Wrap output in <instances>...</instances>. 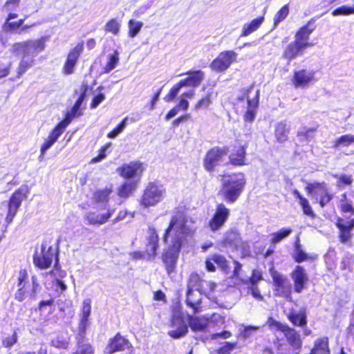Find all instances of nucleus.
Wrapping results in <instances>:
<instances>
[{
    "mask_svg": "<svg viewBox=\"0 0 354 354\" xmlns=\"http://www.w3.org/2000/svg\"><path fill=\"white\" fill-rule=\"evenodd\" d=\"M201 301L202 299L200 296L195 295L193 290L187 288L185 304L193 310L194 313H197L201 310Z\"/></svg>",
    "mask_w": 354,
    "mask_h": 354,
    "instance_id": "nucleus-34",
    "label": "nucleus"
},
{
    "mask_svg": "<svg viewBox=\"0 0 354 354\" xmlns=\"http://www.w3.org/2000/svg\"><path fill=\"white\" fill-rule=\"evenodd\" d=\"M115 212L114 209L107 208L104 213H97L96 212H90L86 216L85 219L88 223L93 225H101L107 223Z\"/></svg>",
    "mask_w": 354,
    "mask_h": 354,
    "instance_id": "nucleus-28",
    "label": "nucleus"
},
{
    "mask_svg": "<svg viewBox=\"0 0 354 354\" xmlns=\"http://www.w3.org/2000/svg\"><path fill=\"white\" fill-rule=\"evenodd\" d=\"M88 87L86 85L84 86V90L78 97L77 100L75 101L74 104L73 105L70 111H68L65 113L64 118L62 120L59 122L66 128L69 125V124L72 122V120L76 118L81 116L83 113L81 110L80 107L84 101Z\"/></svg>",
    "mask_w": 354,
    "mask_h": 354,
    "instance_id": "nucleus-20",
    "label": "nucleus"
},
{
    "mask_svg": "<svg viewBox=\"0 0 354 354\" xmlns=\"http://www.w3.org/2000/svg\"><path fill=\"white\" fill-rule=\"evenodd\" d=\"M232 336V333L229 330H223L221 333H216L211 335L212 339L218 338L227 339Z\"/></svg>",
    "mask_w": 354,
    "mask_h": 354,
    "instance_id": "nucleus-64",
    "label": "nucleus"
},
{
    "mask_svg": "<svg viewBox=\"0 0 354 354\" xmlns=\"http://www.w3.org/2000/svg\"><path fill=\"white\" fill-rule=\"evenodd\" d=\"M142 26L143 23L141 21L129 19L128 21V36L131 38L135 37L139 33Z\"/></svg>",
    "mask_w": 354,
    "mask_h": 354,
    "instance_id": "nucleus-46",
    "label": "nucleus"
},
{
    "mask_svg": "<svg viewBox=\"0 0 354 354\" xmlns=\"http://www.w3.org/2000/svg\"><path fill=\"white\" fill-rule=\"evenodd\" d=\"M91 313V300L89 299L83 301L81 309V317L79 322V333L81 335H85L89 325V317Z\"/></svg>",
    "mask_w": 354,
    "mask_h": 354,
    "instance_id": "nucleus-29",
    "label": "nucleus"
},
{
    "mask_svg": "<svg viewBox=\"0 0 354 354\" xmlns=\"http://www.w3.org/2000/svg\"><path fill=\"white\" fill-rule=\"evenodd\" d=\"M165 194L166 189L162 185L156 181L149 182L144 188L138 200L139 205L143 209H149L162 202Z\"/></svg>",
    "mask_w": 354,
    "mask_h": 354,
    "instance_id": "nucleus-5",
    "label": "nucleus"
},
{
    "mask_svg": "<svg viewBox=\"0 0 354 354\" xmlns=\"http://www.w3.org/2000/svg\"><path fill=\"white\" fill-rule=\"evenodd\" d=\"M21 0H6L3 5V8L10 11L19 6Z\"/></svg>",
    "mask_w": 354,
    "mask_h": 354,
    "instance_id": "nucleus-63",
    "label": "nucleus"
},
{
    "mask_svg": "<svg viewBox=\"0 0 354 354\" xmlns=\"http://www.w3.org/2000/svg\"><path fill=\"white\" fill-rule=\"evenodd\" d=\"M72 354H95V348L90 343L82 344Z\"/></svg>",
    "mask_w": 354,
    "mask_h": 354,
    "instance_id": "nucleus-53",
    "label": "nucleus"
},
{
    "mask_svg": "<svg viewBox=\"0 0 354 354\" xmlns=\"http://www.w3.org/2000/svg\"><path fill=\"white\" fill-rule=\"evenodd\" d=\"M246 183V177L243 172L225 174L221 176L218 194L227 203H234L243 192Z\"/></svg>",
    "mask_w": 354,
    "mask_h": 354,
    "instance_id": "nucleus-3",
    "label": "nucleus"
},
{
    "mask_svg": "<svg viewBox=\"0 0 354 354\" xmlns=\"http://www.w3.org/2000/svg\"><path fill=\"white\" fill-rule=\"evenodd\" d=\"M335 227L338 229V239L342 243L349 242L352 237L351 231L354 227V218L350 219L344 223V219L337 216L335 222Z\"/></svg>",
    "mask_w": 354,
    "mask_h": 354,
    "instance_id": "nucleus-21",
    "label": "nucleus"
},
{
    "mask_svg": "<svg viewBox=\"0 0 354 354\" xmlns=\"http://www.w3.org/2000/svg\"><path fill=\"white\" fill-rule=\"evenodd\" d=\"M239 100H246L248 103L247 110L243 115V120L246 122H252L254 120L259 102V91L255 90L253 85L243 88L241 90V95Z\"/></svg>",
    "mask_w": 354,
    "mask_h": 354,
    "instance_id": "nucleus-9",
    "label": "nucleus"
},
{
    "mask_svg": "<svg viewBox=\"0 0 354 354\" xmlns=\"http://www.w3.org/2000/svg\"><path fill=\"white\" fill-rule=\"evenodd\" d=\"M110 143H106L103 146H102L100 149L98 150V155L95 157H93L91 161V164H95L97 162H99L102 161L103 159H104L106 157V151L108 149V148L110 147Z\"/></svg>",
    "mask_w": 354,
    "mask_h": 354,
    "instance_id": "nucleus-52",
    "label": "nucleus"
},
{
    "mask_svg": "<svg viewBox=\"0 0 354 354\" xmlns=\"http://www.w3.org/2000/svg\"><path fill=\"white\" fill-rule=\"evenodd\" d=\"M66 129L62 124L58 122L53 130L49 133L48 138L45 140L44 143L41 146L40 156H44L46 151L50 148L57 140L58 138L62 134Z\"/></svg>",
    "mask_w": 354,
    "mask_h": 354,
    "instance_id": "nucleus-26",
    "label": "nucleus"
},
{
    "mask_svg": "<svg viewBox=\"0 0 354 354\" xmlns=\"http://www.w3.org/2000/svg\"><path fill=\"white\" fill-rule=\"evenodd\" d=\"M212 104V93H207L199 99L194 104V109L199 110L201 109H208Z\"/></svg>",
    "mask_w": 354,
    "mask_h": 354,
    "instance_id": "nucleus-49",
    "label": "nucleus"
},
{
    "mask_svg": "<svg viewBox=\"0 0 354 354\" xmlns=\"http://www.w3.org/2000/svg\"><path fill=\"white\" fill-rule=\"evenodd\" d=\"M149 236L144 252L148 257V260H152L157 254V250L159 248V237L157 230L153 226L149 227Z\"/></svg>",
    "mask_w": 354,
    "mask_h": 354,
    "instance_id": "nucleus-24",
    "label": "nucleus"
},
{
    "mask_svg": "<svg viewBox=\"0 0 354 354\" xmlns=\"http://www.w3.org/2000/svg\"><path fill=\"white\" fill-rule=\"evenodd\" d=\"M295 251L292 254V259L297 263H302L310 259V257L303 250L302 245L298 239L294 243Z\"/></svg>",
    "mask_w": 354,
    "mask_h": 354,
    "instance_id": "nucleus-41",
    "label": "nucleus"
},
{
    "mask_svg": "<svg viewBox=\"0 0 354 354\" xmlns=\"http://www.w3.org/2000/svg\"><path fill=\"white\" fill-rule=\"evenodd\" d=\"M353 143H354V135L345 134L335 139L333 142V147L334 148L348 147Z\"/></svg>",
    "mask_w": 354,
    "mask_h": 354,
    "instance_id": "nucleus-44",
    "label": "nucleus"
},
{
    "mask_svg": "<svg viewBox=\"0 0 354 354\" xmlns=\"http://www.w3.org/2000/svg\"><path fill=\"white\" fill-rule=\"evenodd\" d=\"M290 12L288 4L283 5L274 15L273 18V26L276 28L281 22L286 19Z\"/></svg>",
    "mask_w": 354,
    "mask_h": 354,
    "instance_id": "nucleus-43",
    "label": "nucleus"
},
{
    "mask_svg": "<svg viewBox=\"0 0 354 354\" xmlns=\"http://www.w3.org/2000/svg\"><path fill=\"white\" fill-rule=\"evenodd\" d=\"M125 121L126 118L123 119L113 129L108 133L107 137L109 138H114L120 133L125 127Z\"/></svg>",
    "mask_w": 354,
    "mask_h": 354,
    "instance_id": "nucleus-57",
    "label": "nucleus"
},
{
    "mask_svg": "<svg viewBox=\"0 0 354 354\" xmlns=\"http://www.w3.org/2000/svg\"><path fill=\"white\" fill-rule=\"evenodd\" d=\"M109 60L104 67V72L108 73L113 70L119 62V53L115 50L111 55H109Z\"/></svg>",
    "mask_w": 354,
    "mask_h": 354,
    "instance_id": "nucleus-47",
    "label": "nucleus"
},
{
    "mask_svg": "<svg viewBox=\"0 0 354 354\" xmlns=\"http://www.w3.org/2000/svg\"><path fill=\"white\" fill-rule=\"evenodd\" d=\"M236 57L237 54L234 50L223 51L210 63L209 67L215 72H224L236 60Z\"/></svg>",
    "mask_w": 354,
    "mask_h": 354,
    "instance_id": "nucleus-16",
    "label": "nucleus"
},
{
    "mask_svg": "<svg viewBox=\"0 0 354 354\" xmlns=\"http://www.w3.org/2000/svg\"><path fill=\"white\" fill-rule=\"evenodd\" d=\"M329 341L327 337L317 339L310 354H330Z\"/></svg>",
    "mask_w": 354,
    "mask_h": 354,
    "instance_id": "nucleus-36",
    "label": "nucleus"
},
{
    "mask_svg": "<svg viewBox=\"0 0 354 354\" xmlns=\"http://www.w3.org/2000/svg\"><path fill=\"white\" fill-rule=\"evenodd\" d=\"M288 319L295 326L304 327L307 324L306 313L304 310L299 313H290L288 315Z\"/></svg>",
    "mask_w": 354,
    "mask_h": 354,
    "instance_id": "nucleus-39",
    "label": "nucleus"
},
{
    "mask_svg": "<svg viewBox=\"0 0 354 354\" xmlns=\"http://www.w3.org/2000/svg\"><path fill=\"white\" fill-rule=\"evenodd\" d=\"M354 14V7L342 6L332 11L333 16H348Z\"/></svg>",
    "mask_w": 354,
    "mask_h": 354,
    "instance_id": "nucleus-51",
    "label": "nucleus"
},
{
    "mask_svg": "<svg viewBox=\"0 0 354 354\" xmlns=\"http://www.w3.org/2000/svg\"><path fill=\"white\" fill-rule=\"evenodd\" d=\"M230 216V209L223 203L216 205L214 212L207 223V226L212 232H216L223 227Z\"/></svg>",
    "mask_w": 354,
    "mask_h": 354,
    "instance_id": "nucleus-14",
    "label": "nucleus"
},
{
    "mask_svg": "<svg viewBox=\"0 0 354 354\" xmlns=\"http://www.w3.org/2000/svg\"><path fill=\"white\" fill-rule=\"evenodd\" d=\"M315 72L303 68L293 73L292 82L295 88L307 87L315 80Z\"/></svg>",
    "mask_w": 354,
    "mask_h": 354,
    "instance_id": "nucleus-22",
    "label": "nucleus"
},
{
    "mask_svg": "<svg viewBox=\"0 0 354 354\" xmlns=\"http://www.w3.org/2000/svg\"><path fill=\"white\" fill-rule=\"evenodd\" d=\"M18 336L16 331H14L10 337H7L2 339V345L5 348H10L17 342Z\"/></svg>",
    "mask_w": 354,
    "mask_h": 354,
    "instance_id": "nucleus-58",
    "label": "nucleus"
},
{
    "mask_svg": "<svg viewBox=\"0 0 354 354\" xmlns=\"http://www.w3.org/2000/svg\"><path fill=\"white\" fill-rule=\"evenodd\" d=\"M292 230L290 228H282L279 231L271 234L270 242L272 243H277L281 241L283 239L289 236Z\"/></svg>",
    "mask_w": 354,
    "mask_h": 354,
    "instance_id": "nucleus-50",
    "label": "nucleus"
},
{
    "mask_svg": "<svg viewBox=\"0 0 354 354\" xmlns=\"http://www.w3.org/2000/svg\"><path fill=\"white\" fill-rule=\"evenodd\" d=\"M183 88L181 83L180 82L175 84L169 90L168 93L165 96L164 100L165 102H171L174 100L176 96L177 95L180 89Z\"/></svg>",
    "mask_w": 354,
    "mask_h": 354,
    "instance_id": "nucleus-54",
    "label": "nucleus"
},
{
    "mask_svg": "<svg viewBox=\"0 0 354 354\" xmlns=\"http://www.w3.org/2000/svg\"><path fill=\"white\" fill-rule=\"evenodd\" d=\"M247 148L248 144H242L240 141L232 145L231 151L227 154L228 161L225 165L234 167L247 165Z\"/></svg>",
    "mask_w": 354,
    "mask_h": 354,
    "instance_id": "nucleus-15",
    "label": "nucleus"
},
{
    "mask_svg": "<svg viewBox=\"0 0 354 354\" xmlns=\"http://www.w3.org/2000/svg\"><path fill=\"white\" fill-rule=\"evenodd\" d=\"M170 326L174 329L170 330L168 335L174 339L183 337L188 331L187 324L183 317L180 315H175L171 317Z\"/></svg>",
    "mask_w": 354,
    "mask_h": 354,
    "instance_id": "nucleus-23",
    "label": "nucleus"
},
{
    "mask_svg": "<svg viewBox=\"0 0 354 354\" xmlns=\"http://www.w3.org/2000/svg\"><path fill=\"white\" fill-rule=\"evenodd\" d=\"M252 297L257 301H263V296L261 294L260 290L257 285L250 286L249 288Z\"/></svg>",
    "mask_w": 354,
    "mask_h": 354,
    "instance_id": "nucleus-62",
    "label": "nucleus"
},
{
    "mask_svg": "<svg viewBox=\"0 0 354 354\" xmlns=\"http://www.w3.org/2000/svg\"><path fill=\"white\" fill-rule=\"evenodd\" d=\"M18 289L15 293V299L22 302L30 294V297H35L37 290L39 289V285L35 276L32 277V286L28 282V274L26 269H21L19 271L17 279Z\"/></svg>",
    "mask_w": 354,
    "mask_h": 354,
    "instance_id": "nucleus-7",
    "label": "nucleus"
},
{
    "mask_svg": "<svg viewBox=\"0 0 354 354\" xmlns=\"http://www.w3.org/2000/svg\"><path fill=\"white\" fill-rule=\"evenodd\" d=\"M129 344V341L127 338L122 336L120 333H117L108 342L109 353L124 351L128 347Z\"/></svg>",
    "mask_w": 354,
    "mask_h": 354,
    "instance_id": "nucleus-31",
    "label": "nucleus"
},
{
    "mask_svg": "<svg viewBox=\"0 0 354 354\" xmlns=\"http://www.w3.org/2000/svg\"><path fill=\"white\" fill-rule=\"evenodd\" d=\"M236 346V342H225L224 345L216 349L217 354H230Z\"/></svg>",
    "mask_w": 354,
    "mask_h": 354,
    "instance_id": "nucleus-56",
    "label": "nucleus"
},
{
    "mask_svg": "<svg viewBox=\"0 0 354 354\" xmlns=\"http://www.w3.org/2000/svg\"><path fill=\"white\" fill-rule=\"evenodd\" d=\"M292 194L299 201V205H300L304 214L308 216L310 218L314 219L316 217V214L313 211L308 200L304 197L297 189H293L292 192Z\"/></svg>",
    "mask_w": 354,
    "mask_h": 354,
    "instance_id": "nucleus-33",
    "label": "nucleus"
},
{
    "mask_svg": "<svg viewBox=\"0 0 354 354\" xmlns=\"http://www.w3.org/2000/svg\"><path fill=\"white\" fill-rule=\"evenodd\" d=\"M229 153V147L227 146H214L209 148L205 153L203 158L204 169L209 174L216 171L217 166L223 161Z\"/></svg>",
    "mask_w": 354,
    "mask_h": 354,
    "instance_id": "nucleus-10",
    "label": "nucleus"
},
{
    "mask_svg": "<svg viewBox=\"0 0 354 354\" xmlns=\"http://www.w3.org/2000/svg\"><path fill=\"white\" fill-rule=\"evenodd\" d=\"M315 21V18H311L304 25L301 26L295 34V40L303 44L307 49L315 46V44L309 41V39L310 35L317 28Z\"/></svg>",
    "mask_w": 354,
    "mask_h": 354,
    "instance_id": "nucleus-17",
    "label": "nucleus"
},
{
    "mask_svg": "<svg viewBox=\"0 0 354 354\" xmlns=\"http://www.w3.org/2000/svg\"><path fill=\"white\" fill-rule=\"evenodd\" d=\"M290 127L285 121H281L276 124L274 127V137L278 142L283 143L288 138Z\"/></svg>",
    "mask_w": 354,
    "mask_h": 354,
    "instance_id": "nucleus-35",
    "label": "nucleus"
},
{
    "mask_svg": "<svg viewBox=\"0 0 354 354\" xmlns=\"http://www.w3.org/2000/svg\"><path fill=\"white\" fill-rule=\"evenodd\" d=\"M140 183L138 180H125L117 189V194L120 198L127 199L133 196Z\"/></svg>",
    "mask_w": 354,
    "mask_h": 354,
    "instance_id": "nucleus-32",
    "label": "nucleus"
},
{
    "mask_svg": "<svg viewBox=\"0 0 354 354\" xmlns=\"http://www.w3.org/2000/svg\"><path fill=\"white\" fill-rule=\"evenodd\" d=\"M53 260H55L54 268L50 273L51 274H56L57 272H59V276L64 277L66 273L61 270V267L59 264V251L57 248L43 243L41 246V253L35 252L33 255L35 266L41 270L50 268Z\"/></svg>",
    "mask_w": 354,
    "mask_h": 354,
    "instance_id": "nucleus-4",
    "label": "nucleus"
},
{
    "mask_svg": "<svg viewBox=\"0 0 354 354\" xmlns=\"http://www.w3.org/2000/svg\"><path fill=\"white\" fill-rule=\"evenodd\" d=\"M333 177L335 179H337V183L336 185L339 188H343L346 186H349L353 183V178L351 175H337V174H333Z\"/></svg>",
    "mask_w": 354,
    "mask_h": 354,
    "instance_id": "nucleus-48",
    "label": "nucleus"
},
{
    "mask_svg": "<svg viewBox=\"0 0 354 354\" xmlns=\"http://www.w3.org/2000/svg\"><path fill=\"white\" fill-rule=\"evenodd\" d=\"M120 22L116 18H111L104 25V30L106 32L118 35L120 32Z\"/></svg>",
    "mask_w": 354,
    "mask_h": 354,
    "instance_id": "nucleus-45",
    "label": "nucleus"
},
{
    "mask_svg": "<svg viewBox=\"0 0 354 354\" xmlns=\"http://www.w3.org/2000/svg\"><path fill=\"white\" fill-rule=\"evenodd\" d=\"M264 19V15H262L252 19L249 24H245L241 31V37H247L256 31L263 24Z\"/></svg>",
    "mask_w": 354,
    "mask_h": 354,
    "instance_id": "nucleus-38",
    "label": "nucleus"
},
{
    "mask_svg": "<svg viewBox=\"0 0 354 354\" xmlns=\"http://www.w3.org/2000/svg\"><path fill=\"white\" fill-rule=\"evenodd\" d=\"M84 50V42H78L67 54L66 59L62 68V73L71 75L74 73L75 68Z\"/></svg>",
    "mask_w": 354,
    "mask_h": 354,
    "instance_id": "nucleus-18",
    "label": "nucleus"
},
{
    "mask_svg": "<svg viewBox=\"0 0 354 354\" xmlns=\"http://www.w3.org/2000/svg\"><path fill=\"white\" fill-rule=\"evenodd\" d=\"M306 49L303 44L294 39L283 50L282 58L289 63L297 57L302 55Z\"/></svg>",
    "mask_w": 354,
    "mask_h": 354,
    "instance_id": "nucleus-25",
    "label": "nucleus"
},
{
    "mask_svg": "<svg viewBox=\"0 0 354 354\" xmlns=\"http://www.w3.org/2000/svg\"><path fill=\"white\" fill-rule=\"evenodd\" d=\"M28 193V187L22 185L11 194L8 201V211L5 217L7 225L12 222L23 201L27 198Z\"/></svg>",
    "mask_w": 354,
    "mask_h": 354,
    "instance_id": "nucleus-11",
    "label": "nucleus"
},
{
    "mask_svg": "<svg viewBox=\"0 0 354 354\" xmlns=\"http://www.w3.org/2000/svg\"><path fill=\"white\" fill-rule=\"evenodd\" d=\"M209 285L210 286V290H213L214 288L215 284L210 281L207 282L202 279L201 275L196 272H192L187 280V288H190L193 290L195 288L200 293H205L206 288L204 285Z\"/></svg>",
    "mask_w": 354,
    "mask_h": 354,
    "instance_id": "nucleus-27",
    "label": "nucleus"
},
{
    "mask_svg": "<svg viewBox=\"0 0 354 354\" xmlns=\"http://www.w3.org/2000/svg\"><path fill=\"white\" fill-rule=\"evenodd\" d=\"M105 100V95L103 93H98L93 97L92 102L90 104V108L93 109L97 108L99 104Z\"/></svg>",
    "mask_w": 354,
    "mask_h": 354,
    "instance_id": "nucleus-61",
    "label": "nucleus"
},
{
    "mask_svg": "<svg viewBox=\"0 0 354 354\" xmlns=\"http://www.w3.org/2000/svg\"><path fill=\"white\" fill-rule=\"evenodd\" d=\"M270 274L272 277L273 284V292L275 297L285 299L288 302H292V291L293 287L289 282L288 278L283 274L278 272L272 266L269 269Z\"/></svg>",
    "mask_w": 354,
    "mask_h": 354,
    "instance_id": "nucleus-8",
    "label": "nucleus"
},
{
    "mask_svg": "<svg viewBox=\"0 0 354 354\" xmlns=\"http://www.w3.org/2000/svg\"><path fill=\"white\" fill-rule=\"evenodd\" d=\"M318 127L319 125H317L315 127L304 129L302 131H298L297 136L299 138H305L307 140L311 137V133L317 131Z\"/></svg>",
    "mask_w": 354,
    "mask_h": 354,
    "instance_id": "nucleus-60",
    "label": "nucleus"
},
{
    "mask_svg": "<svg viewBox=\"0 0 354 354\" xmlns=\"http://www.w3.org/2000/svg\"><path fill=\"white\" fill-rule=\"evenodd\" d=\"M196 230L187 225V217L183 211H176L172 215L162 234V241L167 243L169 237L171 244L162 254V261L167 274L170 275L176 269L178 259L184 241L192 236Z\"/></svg>",
    "mask_w": 354,
    "mask_h": 354,
    "instance_id": "nucleus-1",
    "label": "nucleus"
},
{
    "mask_svg": "<svg viewBox=\"0 0 354 354\" xmlns=\"http://www.w3.org/2000/svg\"><path fill=\"white\" fill-rule=\"evenodd\" d=\"M146 170L145 164L140 160H133L123 163L116 169L117 174L127 180H138V183Z\"/></svg>",
    "mask_w": 354,
    "mask_h": 354,
    "instance_id": "nucleus-12",
    "label": "nucleus"
},
{
    "mask_svg": "<svg viewBox=\"0 0 354 354\" xmlns=\"http://www.w3.org/2000/svg\"><path fill=\"white\" fill-rule=\"evenodd\" d=\"M45 46L44 37L16 42L12 45V53L22 55L16 70L17 78L21 77L35 64L34 55L43 51Z\"/></svg>",
    "mask_w": 354,
    "mask_h": 354,
    "instance_id": "nucleus-2",
    "label": "nucleus"
},
{
    "mask_svg": "<svg viewBox=\"0 0 354 354\" xmlns=\"http://www.w3.org/2000/svg\"><path fill=\"white\" fill-rule=\"evenodd\" d=\"M263 279V275L261 271L257 270H253L252 271L251 275L248 279V281L250 283V286L257 285V283Z\"/></svg>",
    "mask_w": 354,
    "mask_h": 354,
    "instance_id": "nucleus-59",
    "label": "nucleus"
},
{
    "mask_svg": "<svg viewBox=\"0 0 354 354\" xmlns=\"http://www.w3.org/2000/svg\"><path fill=\"white\" fill-rule=\"evenodd\" d=\"M113 192L112 187L97 189L93 194V200L95 203L106 204L109 201V196Z\"/></svg>",
    "mask_w": 354,
    "mask_h": 354,
    "instance_id": "nucleus-40",
    "label": "nucleus"
},
{
    "mask_svg": "<svg viewBox=\"0 0 354 354\" xmlns=\"http://www.w3.org/2000/svg\"><path fill=\"white\" fill-rule=\"evenodd\" d=\"M212 260L222 270H226L228 268V261L224 256L215 254L212 257Z\"/></svg>",
    "mask_w": 354,
    "mask_h": 354,
    "instance_id": "nucleus-55",
    "label": "nucleus"
},
{
    "mask_svg": "<svg viewBox=\"0 0 354 354\" xmlns=\"http://www.w3.org/2000/svg\"><path fill=\"white\" fill-rule=\"evenodd\" d=\"M290 277L293 281V290L295 292L300 293L306 288L309 279L303 266H296L290 272Z\"/></svg>",
    "mask_w": 354,
    "mask_h": 354,
    "instance_id": "nucleus-19",
    "label": "nucleus"
},
{
    "mask_svg": "<svg viewBox=\"0 0 354 354\" xmlns=\"http://www.w3.org/2000/svg\"><path fill=\"white\" fill-rule=\"evenodd\" d=\"M187 76L180 80L183 87H196L201 84L204 79V73L201 70L189 71L185 73Z\"/></svg>",
    "mask_w": 354,
    "mask_h": 354,
    "instance_id": "nucleus-30",
    "label": "nucleus"
},
{
    "mask_svg": "<svg viewBox=\"0 0 354 354\" xmlns=\"http://www.w3.org/2000/svg\"><path fill=\"white\" fill-rule=\"evenodd\" d=\"M269 325L275 327L278 330L283 333L288 343L289 349L283 354H299L301 352L303 344L302 339L295 329L274 319H270Z\"/></svg>",
    "mask_w": 354,
    "mask_h": 354,
    "instance_id": "nucleus-6",
    "label": "nucleus"
},
{
    "mask_svg": "<svg viewBox=\"0 0 354 354\" xmlns=\"http://www.w3.org/2000/svg\"><path fill=\"white\" fill-rule=\"evenodd\" d=\"M191 329L194 331H203L208 326L209 319L203 317L189 316L188 319Z\"/></svg>",
    "mask_w": 354,
    "mask_h": 354,
    "instance_id": "nucleus-37",
    "label": "nucleus"
},
{
    "mask_svg": "<svg viewBox=\"0 0 354 354\" xmlns=\"http://www.w3.org/2000/svg\"><path fill=\"white\" fill-rule=\"evenodd\" d=\"M305 191L308 195L320 194L318 204L321 208H324L333 199V194L330 192L324 181L308 183L305 187Z\"/></svg>",
    "mask_w": 354,
    "mask_h": 354,
    "instance_id": "nucleus-13",
    "label": "nucleus"
},
{
    "mask_svg": "<svg viewBox=\"0 0 354 354\" xmlns=\"http://www.w3.org/2000/svg\"><path fill=\"white\" fill-rule=\"evenodd\" d=\"M341 203L338 207L341 213L348 214L349 216L354 215V207L351 201H348L347 194L346 192L342 194Z\"/></svg>",
    "mask_w": 354,
    "mask_h": 354,
    "instance_id": "nucleus-42",
    "label": "nucleus"
}]
</instances>
